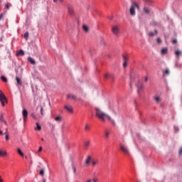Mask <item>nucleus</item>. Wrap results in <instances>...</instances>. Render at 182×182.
<instances>
[{
  "label": "nucleus",
  "mask_w": 182,
  "mask_h": 182,
  "mask_svg": "<svg viewBox=\"0 0 182 182\" xmlns=\"http://www.w3.org/2000/svg\"><path fill=\"white\" fill-rule=\"evenodd\" d=\"M95 116L98 117V119H100L102 122H106V117L109 120V122H112V124H114V120L110 117V116L107 115L106 113H105L100 108L95 107Z\"/></svg>",
  "instance_id": "f257e3e1"
},
{
  "label": "nucleus",
  "mask_w": 182,
  "mask_h": 182,
  "mask_svg": "<svg viewBox=\"0 0 182 182\" xmlns=\"http://www.w3.org/2000/svg\"><path fill=\"white\" fill-rule=\"evenodd\" d=\"M136 8L140 9L139 4H137L136 1H132V4L129 9L130 15H132V16H134L136 15Z\"/></svg>",
  "instance_id": "f03ea898"
},
{
  "label": "nucleus",
  "mask_w": 182,
  "mask_h": 182,
  "mask_svg": "<svg viewBox=\"0 0 182 182\" xmlns=\"http://www.w3.org/2000/svg\"><path fill=\"white\" fill-rule=\"evenodd\" d=\"M0 102H1V105L4 107L5 102H6V97H5V95H4L2 90H0Z\"/></svg>",
  "instance_id": "7ed1b4c3"
},
{
  "label": "nucleus",
  "mask_w": 182,
  "mask_h": 182,
  "mask_svg": "<svg viewBox=\"0 0 182 182\" xmlns=\"http://www.w3.org/2000/svg\"><path fill=\"white\" fill-rule=\"evenodd\" d=\"M120 31V28L119 26H113L112 28V32L114 35L117 36L119 35V32Z\"/></svg>",
  "instance_id": "20e7f679"
},
{
  "label": "nucleus",
  "mask_w": 182,
  "mask_h": 182,
  "mask_svg": "<svg viewBox=\"0 0 182 182\" xmlns=\"http://www.w3.org/2000/svg\"><path fill=\"white\" fill-rule=\"evenodd\" d=\"M123 68H127V61L129 60V56L126 55H122Z\"/></svg>",
  "instance_id": "39448f33"
},
{
  "label": "nucleus",
  "mask_w": 182,
  "mask_h": 182,
  "mask_svg": "<svg viewBox=\"0 0 182 182\" xmlns=\"http://www.w3.org/2000/svg\"><path fill=\"white\" fill-rule=\"evenodd\" d=\"M67 99H70V100H79V99H77V96L75 94L67 95Z\"/></svg>",
  "instance_id": "423d86ee"
},
{
  "label": "nucleus",
  "mask_w": 182,
  "mask_h": 182,
  "mask_svg": "<svg viewBox=\"0 0 182 182\" xmlns=\"http://www.w3.org/2000/svg\"><path fill=\"white\" fill-rule=\"evenodd\" d=\"M120 147V150H122V151H124L125 153V154L129 155V149H127V147H126L123 144H120L119 145Z\"/></svg>",
  "instance_id": "0eeeda50"
},
{
  "label": "nucleus",
  "mask_w": 182,
  "mask_h": 182,
  "mask_svg": "<svg viewBox=\"0 0 182 182\" xmlns=\"http://www.w3.org/2000/svg\"><path fill=\"white\" fill-rule=\"evenodd\" d=\"M22 115L23 117V121L26 122V120L28 119V111L26 110V109H23Z\"/></svg>",
  "instance_id": "6e6552de"
},
{
  "label": "nucleus",
  "mask_w": 182,
  "mask_h": 182,
  "mask_svg": "<svg viewBox=\"0 0 182 182\" xmlns=\"http://www.w3.org/2000/svg\"><path fill=\"white\" fill-rule=\"evenodd\" d=\"M64 109H65V110L70 113H73V107H72V105H65Z\"/></svg>",
  "instance_id": "1a4fd4ad"
},
{
  "label": "nucleus",
  "mask_w": 182,
  "mask_h": 182,
  "mask_svg": "<svg viewBox=\"0 0 182 182\" xmlns=\"http://www.w3.org/2000/svg\"><path fill=\"white\" fill-rule=\"evenodd\" d=\"M104 77H105V79H111L112 80H114V75L106 73V74L104 75Z\"/></svg>",
  "instance_id": "9d476101"
},
{
  "label": "nucleus",
  "mask_w": 182,
  "mask_h": 182,
  "mask_svg": "<svg viewBox=\"0 0 182 182\" xmlns=\"http://www.w3.org/2000/svg\"><path fill=\"white\" fill-rule=\"evenodd\" d=\"M16 86L19 87L20 86H22V80L18 77H16Z\"/></svg>",
  "instance_id": "9b49d317"
},
{
  "label": "nucleus",
  "mask_w": 182,
  "mask_h": 182,
  "mask_svg": "<svg viewBox=\"0 0 182 182\" xmlns=\"http://www.w3.org/2000/svg\"><path fill=\"white\" fill-rule=\"evenodd\" d=\"M163 76H168L170 75V70L168 68H166V70H162Z\"/></svg>",
  "instance_id": "f8f14e48"
},
{
  "label": "nucleus",
  "mask_w": 182,
  "mask_h": 182,
  "mask_svg": "<svg viewBox=\"0 0 182 182\" xmlns=\"http://www.w3.org/2000/svg\"><path fill=\"white\" fill-rule=\"evenodd\" d=\"M136 86L138 89V91L143 89V87H144L143 84L141 82H140V81L137 82V83L136 84Z\"/></svg>",
  "instance_id": "ddd939ff"
},
{
  "label": "nucleus",
  "mask_w": 182,
  "mask_h": 182,
  "mask_svg": "<svg viewBox=\"0 0 182 182\" xmlns=\"http://www.w3.org/2000/svg\"><path fill=\"white\" fill-rule=\"evenodd\" d=\"M92 161V156H88L87 159H85V164L87 166H89L90 164V161Z\"/></svg>",
  "instance_id": "4468645a"
},
{
  "label": "nucleus",
  "mask_w": 182,
  "mask_h": 182,
  "mask_svg": "<svg viewBox=\"0 0 182 182\" xmlns=\"http://www.w3.org/2000/svg\"><path fill=\"white\" fill-rule=\"evenodd\" d=\"M6 151L0 149V156L1 157H6Z\"/></svg>",
  "instance_id": "2eb2a0df"
},
{
  "label": "nucleus",
  "mask_w": 182,
  "mask_h": 182,
  "mask_svg": "<svg viewBox=\"0 0 182 182\" xmlns=\"http://www.w3.org/2000/svg\"><path fill=\"white\" fill-rule=\"evenodd\" d=\"M23 55H25V53L23 51V50H20L16 53V56H23Z\"/></svg>",
  "instance_id": "dca6fc26"
},
{
  "label": "nucleus",
  "mask_w": 182,
  "mask_h": 182,
  "mask_svg": "<svg viewBox=\"0 0 182 182\" xmlns=\"http://www.w3.org/2000/svg\"><path fill=\"white\" fill-rule=\"evenodd\" d=\"M143 11L146 15H149V14H150V8L149 7H144Z\"/></svg>",
  "instance_id": "f3484780"
},
{
  "label": "nucleus",
  "mask_w": 182,
  "mask_h": 182,
  "mask_svg": "<svg viewBox=\"0 0 182 182\" xmlns=\"http://www.w3.org/2000/svg\"><path fill=\"white\" fill-rule=\"evenodd\" d=\"M167 52H168V49L167 48H164L161 51V55H166L167 54Z\"/></svg>",
  "instance_id": "a211bd4d"
},
{
  "label": "nucleus",
  "mask_w": 182,
  "mask_h": 182,
  "mask_svg": "<svg viewBox=\"0 0 182 182\" xmlns=\"http://www.w3.org/2000/svg\"><path fill=\"white\" fill-rule=\"evenodd\" d=\"M28 61L30 62L31 65H35L36 63L35 62V60L32 58L31 57L28 58Z\"/></svg>",
  "instance_id": "6ab92c4d"
},
{
  "label": "nucleus",
  "mask_w": 182,
  "mask_h": 182,
  "mask_svg": "<svg viewBox=\"0 0 182 182\" xmlns=\"http://www.w3.org/2000/svg\"><path fill=\"white\" fill-rule=\"evenodd\" d=\"M175 55L176 58H179V56H181L182 55L181 50H177L176 51H175Z\"/></svg>",
  "instance_id": "aec40b11"
},
{
  "label": "nucleus",
  "mask_w": 182,
  "mask_h": 182,
  "mask_svg": "<svg viewBox=\"0 0 182 182\" xmlns=\"http://www.w3.org/2000/svg\"><path fill=\"white\" fill-rule=\"evenodd\" d=\"M0 122H1L2 123H4V124H6V121L4 118V114H1V116H0Z\"/></svg>",
  "instance_id": "412c9836"
},
{
  "label": "nucleus",
  "mask_w": 182,
  "mask_h": 182,
  "mask_svg": "<svg viewBox=\"0 0 182 182\" xmlns=\"http://www.w3.org/2000/svg\"><path fill=\"white\" fill-rule=\"evenodd\" d=\"M96 164H99V160L97 159H93L92 161V165L93 167H95V166H96Z\"/></svg>",
  "instance_id": "4be33fe9"
},
{
  "label": "nucleus",
  "mask_w": 182,
  "mask_h": 182,
  "mask_svg": "<svg viewBox=\"0 0 182 182\" xmlns=\"http://www.w3.org/2000/svg\"><path fill=\"white\" fill-rule=\"evenodd\" d=\"M55 122H58V123H60V122H62V117L58 116V117H55Z\"/></svg>",
  "instance_id": "5701e85b"
},
{
  "label": "nucleus",
  "mask_w": 182,
  "mask_h": 182,
  "mask_svg": "<svg viewBox=\"0 0 182 182\" xmlns=\"http://www.w3.org/2000/svg\"><path fill=\"white\" fill-rule=\"evenodd\" d=\"M36 127L35 128V130H38L41 131L42 130V127H41V125H39V123L36 122Z\"/></svg>",
  "instance_id": "b1692460"
},
{
  "label": "nucleus",
  "mask_w": 182,
  "mask_h": 182,
  "mask_svg": "<svg viewBox=\"0 0 182 182\" xmlns=\"http://www.w3.org/2000/svg\"><path fill=\"white\" fill-rule=\"evenodd\" d=\"M154 100L156 102V103H160V102H161L160 97H154Z\"/></svg>",
  "instance_id": "393cba45"
},
{
  "label": "nucleus",
  "mask_w": 182,
  "mask_h": 182,
  "mask_svg": "<svg viewBox=\"0 0 182 182\" xmlns=\"http://www.w3.org/2000/svg\"><path fill=\"white\" fill-rule=\"evenodd\" d=\"M17 153L21 156V157H23V153L22 152V151L21 150V149H17Z\"/></svg>",
  "instance_id": "a878e982"
},
{
  "label": "nucleus",
  "mask_w": 182,
  "mask_h": 182,
  "mask_svg": "<svg viewBox=\"0 0 182 182\" xmlns=\"http://www.w3.org/2000/svg\"><path fill=\"white\" fill-rule=\"evenodd\" d=\"M39 174L41 177H43V176H45V170L43 168L41 169Z\"/></svg>",
  "instance_id": "bb28decb"
},
{
  "label": "nucleus",
  "mask_w": 182,
  "mask_h": 182,
  "mask_svg": "<svg viewBox=\"0 0 182 182\" xmlns=\"http://www.w3.org/2000/svg\"><path fill=\"white\" fill-rule=\"evenodd\" d=\"M82 29H84V31L85 32H88L89 31V27L87 26H86V25H83L82 26Z\"/></svg>",
  "instance_id": "cd10ccee"
},
{
  "label": "nucleus",
  "mask_w": 182,
  "mask_h": 182,
  "mask_svg": "<svg viewBox=\"0 0 182 182\" xmlns=\"http://www.w3.org/2000/svg\"><path fill=\"white\" fill-rule=\"evenodd\" d=\"M24 38L28 41V38H29V33L28 32H26L23 35Z\"/></svg>",
  "instance_id": "c85d7f7f"
},
{
  "label": "nucleus",
  "mask_w": 182,
  "mask_h": 182,
  "mask_svg": "<svg viewBox=\"0 0 182 182\" xmlns=\"http://www.w3.org/2000/svg\"><path fill=\"white\" fill-rule=\"evenodd\" d=\"M68 12L70 15H73V9L72 7H68Z\"/></svg>",
  "instance_id": "c756f323"
},
{
  "label": "nucleus",
  "mask_w": 182,
  "mask_h": 182,
  "mask_svg": "<svg viewBox=\"0 0 182 182\" xmlns=\"http://www.w3.org/2000/svg\"><path fill=\"white\" fill-rule=\"evenodd\" d=\"M151 26H157L159 23H157L156 21H152V22L151 23Z\"/></svg>",
  "instance_id": "7c9ffc66"
},
{
  "label": "nucleus",
  "mask_w": 182,
  "mask_h": 182,
  "mask_svg": "<svg viewBox=\"0 0 182 182\" xmlns=\"http://www.w3.org/2000/svg\"><path fill=\"white\" fill-rule=\"evenodd\" d=\"M90 146V142L89 141L85 142V147L87 149Z\"/></svg>",
  "instance_id": "2f4dec72"
},
{
  "label": "nucleus",
  "mask_w": 182,
  "mask_h": 182,
  "mask_svg": "<svg viewBox=\"0 0 182 182\" xmlns=\"http://www.w3.org/2000/svg\"><path fill=\"white\" fill-rule=\"evenodd\" d=\"M1 80H2L3 82H4L5 83H6V82H8V79H6V78L5 77V76H1Z\"/></svg>",
  "instance_id": "473e14b6"
},
{
  "label": "nucleus",
  "mask_w": 182,
  "mask_h": 182,
  "mask_svg": "<svg viewBox=\"0 0 182 182\" xmlns=\"http://www.w3.org/2000/svg\"><path fill=\"white\" fill-rule=\"evenodd\" d=\"M110 134V132L109 131L105 132V137L106 139L109 138V135Z\"/></svg>",
  "instance_id": "72a5a7b5"
},
{
  "label": "nucleus",
  "mask_w": 182,
  "mask_h": 182,
  "mask_svg": "<svg viewBox=\"0 0 182 182\" xmlns=\"http://www.w3.org/2000/svg\"><path fill=\"white\" fill-rule=\"evenodd\" d=\"M5 134H6V136H5L6 140H9V135H8V130H6Z\"/></svg>",
  "instance_id": "f704fd0d"
},
{
  "label": "nucleus",
  "mask_w": 182,
  "mask_h": 182,
  "mask_svg": "<svg viewBox=\"0 0 182 182\" xmlns=\"http://www.w3.org/2000/svg\"><path fill=\"white\" fill-rule=\"evenodd\" d=\"M144 2H146V4H148V5H150V4H151V0H143Z\"/></svg>",
  "instance_id": "c9c22d12"
},
{
  "label": "nucleus",
  "mask_w": 182,
  "mask_h": 182,
  "mask_svg": "<svg viewBox=\"0 0 182 182\" xmlns=\"http://www.w3.org/2000/svg\"><path fill=\"white\" fill-rule=\"evenodd\" d=\"M149 36H151V37H153V36H154V32H149Z\"/></svg>",
  "instance_id": "e433bc0d"
},
{
  "label": "nucleus",
  "mask_w": 182,
  "mask_h": 182,
  "mask_svg": "<svg viewBox=\"0 0 182 182\" xmlns=\"http://www.w3.org/2000/svg\"><path fill=\"white\" fill-rule=\"evenodd\" d=\"M92 182H99V178H94L92 179Z\"/></svg>",
  "instance_id": "4c0bfd02"
},
{
  "label": "nucleus",
  "mask_w": 182,
  "mask_h": 182,
  "mask_svg": "<svg viewBox=\"0 0 182 182\" xmlns=\"http://www.w3.org/2000/svg\"><path fill=\"white\" fill-rule=\"evenodd\" d=\"M172 43H173V45H176V43H177V39L173 40V41H172Z\"/></svg>",
  "instance_id": "58836bf2"
},
{
  "label": "nucleus",
  "mask_w": 182,
  "mask_h": 182,
  "mask_svg": "<svg viewBox=\"0 0 182 182\" xmlns=\"http://www.w3.org/2000/svg\"><path fill=\"white\" fill-rule=\"evenodd\" d=\"M53 2H63V0H53Z\"/></svg>",
  "instance_id": "ea45409f"
},
{
  "label": "nucleus",
  "mask_w": 182,
  "mask_h": 182,
  "mask_svg": "<svg viewBox=\"0 0 182 182\" xmlns=\"http://www.w3.org/2000/svg\"><path fill=\"white\" fill-rule=\"evenodd\" d=\"M156 42H157V43H160L161 42V39H160V38H158L156 39Z\"/></svg>",
  "instance_id": "a19ab883"
},
{
  "label": "nucleus",
  "mask_w": 182,
  "mask_h": 182,
  "mask_svg": "<svg viewBox=\"0 0 182 182\" xmlns=\"http://www.w3.org/2000/svg\"><path fill=\"white\" fill-rule=\"evenodd\" d=\"M41 113L42 114V116H43V107H41Z\"/></svg>",
  "instance_id": "79ce46f5"
},
{
  "label": "nucleus",
  "mask_w": 182,
  "mask_h": 182,
  "mask_svg": "<svg viewBox=\"0 0 182 182\" xmlns=\"http://www.w3.org/2000/svg\"><path fill=\"white\" fill-rule=\"evenodd\" d=\"M179 155L181 156L182 155V146L181 147L180 150H179Z\"/></svg>",
  "instance_id": "37998d69"
},
{
  "label": "nucleus",
  "mask_w": 182,
  "mask_h": 182,
  "mask_svg": "<svg viewBox=\"0 0 182 182\" xmlns=\"http://www.w3.org/2000/svg\"><path fill=\"white\" fill-rule=\"evenodd\" d=\"M85 130H89V126L87 124L85 125Z\"/></svg>",
  "instance_id": "c03bdc74"
},
{
  "label": "nucleus",
  "mask_w": 182,
  "mask_h": 182,
  "mask_svg": "<svg viewBox=\"0 0 182 182\" xmlns=\"http://www.w3.org/2000/svg\"><path fill=\"white\" fill-rule=\"evenodd\" d=\"M41 151H42V146L39 147V149L38 151V153H41Z\"/></svg>",
  "instance_id": "a18cd8bd"
},
{
  "label": "nucleus",
  "mask_w": 182,
  "mask_h": 182,
  "mask_svg": "<svg viewBox=\"0 0 182 182\" xmlns=\"http://www.w3.org/2000/svg\"><path fill=\"white\" fill-rule=\"evenodd\" d=\"M5 8H6V9H9V4H6Z\"/></svg>",
  "instance_id": "49530a36"
},
{
  "label": "nucleus",
  "mask_w": 182,
  "mask_h": 182,
  "mask_svg": "<svg viewBox=\"0 0 182 182\" xmlns=\"http://www.w3.org/2000/svg\"><path fill=\"white\" fill-rule=\"evenodd\" d=\"M73 172H74V173H76V167L73 166Z\"/></svg>",
  "instance_id": "de8ad7c7"
},
{
  "label": "nucleus",
  "mask_w": 182,
  "mask_h": 182,
  "mask_svg": "<svg viewBox=\"0 0 182 182\" xmlns=\"http://www.w3.org/2000/svg\"><path fill=\"white\" fill-rule=\"evenodd\" d=\"M174 129L176 130V132H178V127H174Z\"/></svg>",
  "instance_id": "09e8293b"
},
{
  "label": "nucleus",
  "mask_w": 182,
  "mask_h": 182,
  "mask_svg": "<svg viewBox=\"0 0 182 182\" xmlns=\"http://www.w3.org/2000/svg\"><path fill=\"white\" fill-rule=\"evenodd\" d=\"M2 18H4V14H0V21H1V19H2Z\"/></svg>",
  "instance_id": "8fccbe9b"
},
{
  "label": "nucleus",
  "mask_w": 182,
  "mask_h": 182,
  "mask_svg": "<svg viewBox=\"0 0 182 182\" xmlns=\"http://www.w3.org/2000/svg\"><path fill=\"white\" fill-rule=\"evenodd\" d=\"M2 18H4V14H0V21H1V19H2Z\"/></svg>",
  "instance_id": "3c124183"
},
{
  "label": "nucleus",
  "mask_w": 182,
  "mask_h": 182,
  "mask_svg": "<svg viewBox=\"0 0 182 182\" xmlns=\"http://www.w3.org/2000/svg\"><path fill=\"white\" fill-rule=\"evenodd\" d=\"M144 80H145V82H147L149 80V77H145Z\"/></svg>",
  "instance_id": "603ef678"
},
{
  "label": "nucleus",
  "mask_w": 182,
  "mask_h": 182,
  "mask_svg": "<svg viewBox=\"0 0 182 182\" xmlns=\"http://www.w3.org/2000/svg\"><path fill=\"white\" fill-rule=\"evenodd\" d=\"M86 182H92V179H88Z\"/></svg>",
  "instance_id": "864d4df0"
},
{
  "label": "nucleus",
  "mask_w": 182,
  "mask_h": 182,
  "mask_svg": "<svg viewBox=\"0 0 182 182\" xmlns=\"http://www.w3.org/2000/svg\"><path fill=\"white\" fill-rule=\"evenodd\" d=\"M154 32L156 35L159 33V31H157V30H155Z\"/></svg>",
  "instance_id": "5fc2aeb1"
},
{
  "label": "nucleus",
  "mask_w": 182,
  "mask_h": 182,
  "mask_svg": "<svg viewBox=\"0 0 182 182\" xmlns=\"http://www.w3.org/2000/svg\"><path fill=\"white\" fill-rule=\"evenodd\" d=\"M0 182H4V180H2V178H0Z\"/></svg>",
  "instance_id": "6e6d98bb"
},
{
  "label": "nucleus",
  "mask_w": 182,
  "mask_h": 182,
  "mask_svg": "<svg viewBox=\"0 0 182 182\" xmlns=\"http://www.w3.org/2000/svg\"><path fill=\"white\" fill-rule=\"evenodd\" d=\"M43 182H46V179L43 178Z\"/></svg>",
  "instance_id": "4d7b16f0"
},
{
  "label": "nucleus",
  "mask_w": 182,
  "mask_h": 182,
  "mask_svg": "<svg viewBox=\"0 0 182 182\" xmlns=\"http://www.w3.org/2000/svg\"><path fill=\"white\" fill-rule=\"evenodd\" d=\"M2 133H3L2 131H0V134H2Z\"/></svg>",
  "instance_id": "13d9d810"
},
{
  "label": "nucleus",
  "mask_w": 182,
  "mask_h": 182,
  "mask_svg": "<svg viewBox=\"0 0 182 182\" xmlns=\"http://www.w3.org/2000/svg\"><path fill=\"white\" fill-rule=\"evenodd\" d=\"M42 141H43V138L41 139Z\"/></svg>",
  "instance_id": "bf43d9fd"
},
{
  "label": "nucleus",
  "mask_w": 182,
  "mask_h": 182,
  "mask_svg": "<svg viewBox=\"0 0 182 182\" xmlns=\"http://www.w3.org/2000/svg\"><path fill=\"white\" fill-rule=\"evenodd\" d=\"M0 178H1V176H0Z\"/></svg>",
  "instance_id": "052dcab7"
}]
</instances>
